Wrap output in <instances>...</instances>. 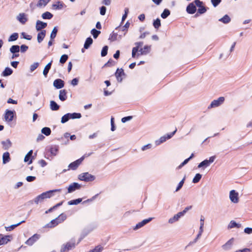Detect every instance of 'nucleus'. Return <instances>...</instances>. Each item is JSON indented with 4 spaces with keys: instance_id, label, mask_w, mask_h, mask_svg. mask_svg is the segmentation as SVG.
<instances>
[{
    "instance_id": "5fc2aeb1",
    "label": "nucleus",
    "mask_w": 252,
    "mask_h": 252,
    "mask_svg": "<svg viewBox=\"0 0 252 252\" xmlns=\"http://www.w3.org/2000/svg\"><path fill=\"white\" fill-rule=\"evenodd\" d=\"M103 250V247L100 246L95 247L94 249L90 250L89 252H101Z\"/></svg>"
},
{
    "instance_id": "aec40b11",
    "label": "nucleus",
    "mask_w": 252,
    "mask_h": 252,
    "mask_svg": "<svg viewBox=\"0 0 252 252\" xmlns=\"http://www.w3.org/2000/svg\"><path fill=\"white\" fill-rule=\"evenodd\" d=\"M17 18V20L22 24H25L28 21L27 15L25 13H20Z\"/></svg>"
},
{
    "instance_id": "e433bc0d",
    "label": "nucleus",
    "mask_w": 252,
    "mask_h": 252,
    "mask_svg": "<svg viewBox=\"0 0 252 252\" xmlns=\"http://www.w3.org/2000/svg\"><path fill=\"white\" fill-rule=\"evenodd\" d=\"M41 133L46 136H49L51 134V129L48 127H44L41 129Z\"/></svg>"
},
{
    "instance_id": "8fccbe9b",
    "label": "nucleus",
    "mask_w": 252,
    "mask_h": 252,
    "mask_svg": "<svg viewBox=\"0 0 252 252\" xmlns=\"http://www.w3.org/2000/svg\"><path fill=\"white\" fill-rule=\"evenodd\" d=\"M170 14V11L167 9H165L161 14V17L163 19L166 18Z\"/></svg>"
},
{
    "instance_id": "bf43d9fd",
    "label": "nucleus",
    "mask_w": 252,
    "mask_h": 252,
    "mask_svg": "<svg viewBox=\"0 0 252 252\" xmlns=\"http://www.w3.org/2000/svg\"><path fill=\"white\" fill-rule=\"evenodd\" d=\"M39 65V63H34L32 64L30 66V70L32 72L34 71L35 69H36Z\"/></svg>"
},
{
    "instance_id": "f03ea898",
    "label": "nucleus",
    "mask_w": 252,
    "mask_h": 252,
    "mask_svg": "<svg viewBox=\"0 0 252 252\" xmlns=\"http://www.w3.org/2000/svg\"><path fill=\"white\" fill-rule=\"evenodd\" d=\"M94 176L89 174L88 172H85L78 175V179L85 182H92L95 180Z\"/></svg>"
},
{
    "instance_id": "72a5a7b5",
    "label": "nucleus",
    "mask_w": 252,
    "mask_h": 252,
    "mask_svg": "<svg viewBox=\"0 0 252 252\" xmlns=\"http://www.w3.org/2000/svg\"><path fill=\"white\" fill-rule=\"evenodd\" d=\"M230 18L228 15H225L222 18L219 20V21L224 24H228L230 22Z\"/></svg>"
},
{
    "instance_id": "4be33fe9",
    "label": "nucleus",
    "mask_w": 252,
    "mask_h": 252,
    "mask_svg": "<svg viewBox=\"0 0 252 252\" xmlns=\"http://www.w3.org/2000/svg\"><path fill=\"white\" fill-rule=\"evenodd\" d=\"M151 51V46L150 45H145L144 48H141L139 50V52H140V55H147Z\"/></svg>"
},
{
    "instance_id": "ea45409f",
    "label": "nucleus",
    "mask_w": 252,
    "mask_h": 252,
    "mask_svg": "<svg viewBox=\"0 0 252 252\" xmlns=\"http://www.w3.org/2000/svg\"><path fill=\"white\" fill-rule=\"evenodd\" d=\"M43 200H44L43 197L42 195V194H40V195L37 196L34 199L33 201L35 203H36V204H38L39 203L42 202L43 201Z\"/></svg>"
},
{
    "instance_id": "09e8293b",
    "label": "nucleus",
    "mask_w": 252,
    "mask_h": 252,
    "mask_svg": "<svg viewBox=\"0 0 252 252\" xmlns=\"http://www.w3.org/2000/svg\"><path fill=\"white\" fill-rule=\"evenodd\" d=\"M201 177H202L201 174H200L199 173L196 174L192 180V183H197L199 182V181L200 180Z\"/></svg>"
},
{
    "instance_id": "20e7f679",
    "label": "nucleus",
    "mask_w": 252,
    "mask_h": 252,
    "mask_svg": "<svg viewBox=\"0 0 252 252\" xmlns=\"http://www.w3.org/2000/svg\"><path fill=\"white\" fill-rule=\"evenodd\" d=\"M75 246V241L71 240V241L66 243L65 244L63 245L62 246L60 252H67Z\"/></svg>"
},
{
    "instance_id": "473e14b6",
    "label": "nucleus",
    "mask_w": 252,
    "mask_h": 252,
    "mask_svg": "<svg viewBox=\"0 0 252 252\" xmlns=\"http://www.w3.org/2000/svg\"><path fill=\"white\" fill-rule=\"evenodd\" d=\"M59 223L58 220L57 218H56L54 220H52L50 223H48L47 224V227H54L55 226L57 225Z\"/></svg>"
},
{
    "instance_id": "a19ab883",
    "label": "nucleus",
    "mask_w": 252,
    "mask_h": 252,
    "mask_svg": "<svg viewBox=\"0 0 252 252\" xmlns=\"http://www.w3.org/2000/svg\"><path fill=\"white\" fill-rule=\"evenodd\" d=\"M53 15L49 12H46L42 14V18L44 19H51Z\"/></svg>"
},
{
    "instance_id": "6ab92c4d",
    "label": "nucleus",
    "mask_w": 252,
    "mask_h": 252,
    "mask_svg": "<svg viewBox=\"0 0 252 252\" xmlns=\"http://www.w3.org/2000/svg\"><path fill=\"white\" fill-rule=\"evenodd\" d=\"M181 217H183L182 215L180 213V212H179L177 214L175 215L173 217L170 218L168 220V223L172 224L178 221Z\"/></svg>"
},
{
    "instance_id": "f3484780",
    "label": "nucleus",
    "mask_w": 252,
    "mask_h": 252,
    "mask_svg": "<svg viewBox=\"0 0 252 252\" xmlns=\"http://www.w3.org/2000/svg\"><path fill=\"white\" fill-rule=\"evenodd\" d=\"M124 75L125 73L124 70L122 68L117 69L115 73V76L118 82H121L122 81L123 78H122V76Z\"/></svg>"
},
{
    "instance_id": "dca6fc26",
    "label": "nucleus",
    "mask_w": 252,
    "mask_h": 252,
    "mask_svg": "<svg viewBox=\"0 0 252 252\" xmlns=\"http://www.w3.org/2000/svg\"><path fill=\"white\" fill-rule=\"evenodd\" d=\"M187 12L189 14H194L196 11L195 5L193 2L190 3L187 7Z\"/></svg>"
},
{
    "instance_id": "bb28decb",
    "label": "nucleus",
    "mask_w": 252,
    "mask_h": 252,
    "mask_svg": "<svg viewBox=\"0 0 252 252\" xmlns=\"http://www.w3.org/2000/svg\"><path fill=\"white\" fill-rule=\"evenodd\" d=\"M13 73V70L10 68L6 67L1 73V76L6 77L11 75Z\"/></svg>"
},
{
    "instance_id": "f704fd0d",
    "label": "nucleus",
    "mask_w": 252,
    "mask_h": 252,
    "mask_svg": "<svg viewBox=\"0 0 252 252\" xmlns=\"http://www.w3.org/2000/svg\"><path fill=\"white\" fill-rule=\"evenodd\" d=\"M25 221V220H22L21 222H20L17 224H13V225H11L8 227H5V229L7 231H10L13 230L17 226L20 225L22 223L24 222Z\"/></svg>"
},
{
    "instance_id": "c9c22d12",
    "label": "nucleus",
    "mask_w": 252,
    "mask_h": 252,
    "mask_svg": "<svg viewBox=\"0 0 252 252\" xmlns=\"http://www.w3.org/2000/svg\"><path fill=\"white\" fill-rule=\"evenodd\" d=\"M68 114L70 119H80L81 117V114L79 113H68Z\"/></svg>"
},
{
    "instance_id": "423d86ee",
    "label": "nucleus",
    "mask_w": 252,
    "mask_h": 252,
    "mask_svg": "<svg viewBox=\"0 0 252 252\" xmlns=\"http://www.w3.org/2000/svg\"><path fill=\"white\" fill-rule=\"evenodd\" d=\"M215 158V156H212L209 158V160L205 159L203 160L198 164V168H201L202 167H206L209 166L211 163H213L214 161Z\"/></svg>"
},
{
    "instance_id": "b1692460",
    "label": "nucleus",
    "mask_w": 252,
    "mask_h": 252,
    "mask_svg": "<svg viewBox=\"0 0 252 252\" xmlns=\"http://www.w3.org/2000/svg\"><path fill=\"white\" fill-rule=\"evenodd\" d=\"M3 149L5 150L9 149L12 146V143L9 139H7L6 141H2L1 142Z\"/></svg>"
},
{
    "instance_id": "cd10ccee",
    "label": "nucleus",
    "mask_w": 252,
    "mask_h": 252,
    "mask_svg": "<svg viewBox=\"0 0 252 252\" xmlns=\"http://www.w3.org/2000/svg\"><path fill=\"white\" fill-rule=\"evenodd\" d=\"M32 153H33V151L32 150H30L28 153V154L26 155L25 158H24V161L25 162H28V161H29L28 164H30L32 163V159H30L32 157Z\"/></svg>"
},
{
    "instance_id": "de8ad7c7",
    "label": "nucleus",
    "mask_w": 252,
    "mask_h": 252,
    "mask_svg": "<svg viewBox=\"0 0 252 252\" xmlns=\"http://www.w3.org/2000/svg\"><path fill=\"white\" fill-rule=\"evenodd\" d=\"M153 26L155 29H158L161 26L160 20L159 18H157L153 22Z\"/></svg>"
},
{
    "instance_id": "7c9ffc66",
    "label": "nucleus",
    "mask_w": 252,
    "mask_h": 252,
    "mask_svg": "<svg viewBox=\"0 0 252 252\" xmlns=\"http://www.w3.org/2000/svg\"><path fill=\"white\" fill-rule=\"evenodd\" d=\"M59 105L53 100L50 101V108L53 111H57L59 109Z\"/></svg>"
},
{
    "instance_id": "39448f33",
    "label": "nucleus",
    "mask_w": 252,
    "mask_h": 252,
    "mask_svg": "<svg viewBox=\"0 0 252 252\" xmlns=\"http://www.w3.org/2000/svg\"><path fill=\"white\" fill-rule=\"evenodd\" d=\"M224 101V97H220L217 99L214 100L212 101L208 106L209 109H211L212 108H215L220 106L221 104L223 103Z\"/></svg>"
},
{
    "instance_id": "a878e982",
    "label": "nucleus",
    "mask_w": 252,
    "mask_h": 252,
    "mask_svg": "<svg viewBox=\"0 0 252 252\" xmlns=\"http://www.w3.org/2000/svg\"><path fill=\"white\" fill-rule=\"evenodd\" d=\"M10 160L9 153L7 152L3 153L2 156V163L3 164H6L9 162Z\"/></svg>"
},
{
    "instance_id": "6e6552de",
    "label": "nucleus",
    "mask_w": 252,
    "mask_h": 252,
    "mask_svg": "<svg viewBox=\"0 0 252 252\" xmlns=\"http://www.w3.org/2000/svg\"><path fill=\"white\" fill-rule=\"evenodd\" d=\"M195 5L199 7L198 9V13L200 14H203L207 11L206 8L203 5V2L200 0H195L194 1Z\"/></svg>"
},
{
    "instance_id": "f257e3e1",
    "label": "nucleus",
    "mask_w": 252,
    "mask_h": 252,
    "mask_svg": "<svg viewBox=\"0 0 252 252\" xmlns=\"http://www.w3.org/2000/svg\"><path fill=\"white\" fill-rule=\"evenodd\" d=\"M92 154V153L89 154H86L83 156H82L79 159L75 160V161L71 162L68 165L69 169H71L72 170H75L77 168L79 165L81 163L83 160L84 159L85 157H89Z\"/></svg>"
},
{
    "instance_id": "5701e85b",
    "label": "nucleus",
    "mask_w": 252,
    "mask_h": 252,
    "mask_svg": "<svg viewBox=\"0 0 252 252\" xmlns=\"http://www.w3.org/2000/svg\"><path fill=\"white\" fill-rule=\"evenodd\" d=\"M46 31L42 30L37 34V40L39 43H41L46 35Z\"/></svg>"
},
{
    "instance_id": "69168bd1",
    "label": "nucleus",
    "mask_w": 252,
    "mask_h": 252,
    "mask_svg": "<svg viewBox=\"0 0 252 252\" xmlns=\"http://www.w3.org/2000/svg\"><path fill=\"white\" fill-rule=\"evenodd\" d=\"M79 82L78 79L75 78L71 80V84L73 86H75L78 85Z\"/></svg>"
},
{
    "instance_id": "4468645a",
    "label": "nucleus",
    "mask_w": 252,
    "mask_h": 252,
    "mask_svg": "<svg viewBox=\"0 0 252 252\" xmlns=\"http://www.w3.org/2000/svg\"><path fill=\"white\" fill-rule=\"evenodd\" d=\"M11 238L10 235L3 236L2 234H0V246L7 244L10 241Z\"/></svg>"
},
{
    "instance_id": "79ce46f5",
    "label": "nucleus",
    "mask_w": 252,
    "mask_h": 252,
    "mask_svg": "<svg viewBox=\"0 0 252 252\" xmlns=\"http://www.w3.org/2000/svg\"><path fill=\"white\" fill-rule=\"evenodd\" d=\"M82 198H78L74 200H72L68 202V204L69 205H77L82 201Z\"/></svg>"
},
{
    "instance_id": "f8f14e48",
    "label": "nucleus",
    "mask_w": 252,
    "mask_h": 252,
    "mask_svg": "<svg viewBox=\"0 0 252 252\" xmlns=\"http://www.w3.org/2000/svg\"><path fill=\"white\" fill-rule=\"evenodd\" d=\"M39 235L35 234L30 238H29L25 242L26 244L29 246H32L38 239Z\"/></svg>"
},
{
    "instance_id": "58836bf2",
    "label": "nucleus",
    "mask_w": 252,
    "mask_h": 252,
    "mask_svg": "<svg viewBox=\"0 0 252 252\" xmlns=\"http://www.w3.org/2000/svg\"><path fill=\"white\" fill-rule=\"evenodd\" d=\"M20 51V47L18 45H13L10 48V51L13 54L18 53Z\"/></svg>"
},
{
    "instance_id": "1a4fd4ad",
    "label": "nucleus",
    "mask_w": 252,
    "mask_h": 252,
    "mask_svg": "<svg viewBox=\"0 0 252 252\" xmlns=\"http://www.w3.org/2000/svg\"><path fill=\"white\" fill-rule=\"evenodd\" d=\"M61 189H56L53 190H50L41 193L44 199L46 198H50L54 195V193L56 192H61Z\"/></svg>"
},
{
    "instance_id": "6e6d98bb",
    "label": "nucleus",
    "mask_w": 252,
    "mask_h": 252,
    "mask_svg": "<svg viewBox=\"0 0 252 252\" xmlns=\"http://www.w3.org/2000/svg\"><path fill=\"white\" fill-rule=\"evenodd\" d=\"M68 58V57L67 55L64 54V55H62L60 60V63H61L62 64L66 62V61L67 60Z\"/></svg>"
},
{
    "instance_id": "9d476101",
    "label": "nucleus",
    "mask_w": 252,
    "mask_h": 252,
    "mask_svg": "<svg viewBox=\"0 0 252 252\" xmlns=\"http://www.w3.org/2000/svg\"><path fill=\"white\" fill-rule=\"evenodd\" d=\"M229 198L231 201L234 203H237L238 202V193L235 190H232L229 193Z\"/></svg>"
},
{
    "instance_id": "9b49d317",
    "label": "nucleus",
    "mask_w": 252,
    "mask_h": 252,
    "mask_svg": "<svg viewBox=\"0 0 252 252\" xmlns=\"http://www.w3.org/2000/svg\"><path fill=\"white\" fill-rule=\"evenodd\" d=\"M234 239L233 238H231L225 244L222 246V249L225 251H228L231 250L234 244Z\"/></svg>"
},
{
    "instance_id": "603ef678",
    "label": "nucleus",
    "mask_w": 252,
    "mask_h": 252,
    "mask_svg": "<svg viewBox=\"0 0 252 252\" xmlns=\"http://www.w3.org/2000/svg\"><path fill=\"white\" fill-rule=\"evenodd\" d=\"M57 219H58L59 223H60L63 222L66 219V216L65 214L62 213L59 216Z\"/></svg>"
},
{
    "instance_id": "864d4df0",
    "label": "nucleus",
    "mask_w": 252,
    "mask_h": 252,
    "mask_svg": "<svg viewBox=\"0 0 252 252\" xmlns=\"http://www.w3.org/2000/svg\"><path fill=\"white\" fill-rule=\"evenodd\" d=\"M69 114L68 113L63 115L61 119V123L64 124L67 122L70 119L69 117Z\"/></svg>"
},
{
    "instance_id": "052dcab7",
    "label": "nucleus",
    "mask_w": 252,
    "mask_h": 252,
    "mask_svg": "<svg viewBox=\"0 0 252 252\" xmlns=\"http://www.w3.org/2000/svg\"><path fill=\"white\" fill-rule=\"evenodd\" d=\"M23 37L26 39L30 40L32 39V36L30 35L27 34L25 32H23L21 33Z\"/></svg>"
},
{
    "instance_id": "7ed1b4c3",
    "label": "nucleus",
    "mask_w": 252,
    "mask_h": 252,
    "mask_svg": "<svg viewBox=\"0 0 252 252\" xmlns=\"http://www.w3.org/2000/svg\"><path fill=\"white\" fill-rule=\"evenodd\" d=\"M177 131V129H176L173 132H171L170 133L167 134L163 136H161L159 139L155 141V144L157 146L159 145L161 143L164 142L167 140L170 139L176 133Z\"/></svg>"
},
{
    "instance_id": "c85d7f7f",
    "label": "nucleus",
    "mask_w": 252,
    "mask_h": 252,
    "mask_svg": "<svg viewBox=\"0 0 252 252\" xmlns=\"http://www.w3.org/2000/svg\"><path fill=\"white\" fill-rule=\"evenodd\" d=\"M93 42V39L91 37H88L86 39L85 42L84 43V48H85L86 49H88L90 47V46H91V45L92 44Z\"/></svg>"
},
{
    "instance_id": "e2e57ef3",
    "label": "nucleus",
    "mask_w": 252,
    "mask_h": 252,
    "mask_svg": "<svg viewBox=\"0 0 252 252\" xmlns=\"http://www.w3.org/2000/svg\"><path fill=\"white\" fill-rule=\"evenodd\" d=\"M153 219V218H149V219L143 220L142 221H141V222L142 223V225L144 226L145 224L150 222Z\"/></svg>"
},
{
    "instance_id": "393cba45",
    "label": "nucleus",
    "mask_w": 252,
    "mask_h": 252,
    "mask_svg": "<svg viewBox=\"0 0 252 252\" xmlns=\"http://www.w3.org/2000/svg\"><path fill=\"white\" fill-rule=\"evenodd\" d=\"M67 92L65 90H61L60 91L59 99L62 101H65L67 99Z\"/></svg>"
},
{
    "instance_id": "338daca9",
    "label": "nucleus",
    "mask_w": 252,
    "mask_h": 252,
    "mask_svg": "<svg viewBox=\"0 0 252 252\" xmlns=\"http://www.w3.org/2000/svg\"><path fill=\"white\" fill-rule=\"evenodd\" d=\"M221 2V0H211V2L214 7L218 6Z\"/></svg>"
},
{
    "instance_id": "49530a36",
    "label": "nucleus",
    "mask_w": 252,
    "mask_h": 252,
    "mask_svg": "<svg viewBox=\"0 0 252 252\" xmlns=\"http://www.w3.org/2000/svg\"><path fill=\"white\" fill-rule=\"evenodd\" d=\"M91 33L93 35L94 38H96L98 35L100 33V32L99 31H97L95 29H93L91 30Z\"/></svg>"
},
{
    "instance_id": "680f3d73",
    "label": "nucleus",
    "mask_w": 252,
    "mask_h": 252,
    "mask_svg": "<svg viewBox=\"0 0 252 252\" xmlns=\"http://www.w3.org/2000/svg\"><path fill=\"white\" fill-rule=\"evenodd\" d=\"M191 208H192V206H188V207H186L183 211L180 212L182 215V216H184V215L187 212V211H188L189 210L191 209Z\"/></svg>"
},
{
    "instance_id": "c03bdc74",
    "label": "nucleus",
    "mask_w": 252,
    "mask_h": 252,
    "mask_svg": "<svg viewBox=\"0 0 252 252\" xmlns=\"http://www.w3.org/2000/svg\"><path fill=\"white\" fill-rule=\"evenodd\" d=\"M118 36V34L117 33L113 32L109 36V40L111 41H116L117 39Z\"/></svg>"
},
{
    "instance_id": "2eb2a0df",
    "label": "nucleus",
    "mask_w": 252,
    "mask_h": 252,
    "mask_svg": "<svg viewBox=\"0 0 252 252\" xmlns=\"http://www.w3.org/2000/svg\"><path fill=\"white\" fill-rule=\"evenodd\" d=\"M64 84V81L61 79H56L53 83L54 86L58 89L63 88Z\"/></svg>"
},
{
    "instance_id": "412c9836",
    "label": "nucleus",
    "mask_w": 252,
    "mask_h": 252,
    "mask_svg": "<svg viewBox=\"0 0 252 252\" xmlns=\"http://www.w3.org/2000/svg\"><path fill=\"white\" fill-rule=\"evenodd\" d=\"M59 147L57 145H52L50 147L49 151L53 156H55L57 155L59 152Z\"/></svg>"
},
{
    "instance_id": "c756f323",
    "label": "nucleus",
    "mask_w": 252,
    "mask_h": 252,
    "mask_svg": "<svg viewBox=\"0 0 252 252\" xmlns=\"http://www.w3.org/2000/svg\"><path fill=\"white\" fill-rule=\"evenodd\" d=\"M52 63V61H51L50 63H49L44 67V69L43 71V74L45 77H47V74L49 72V71L51 68Z\"/></svg>"
},
{
    "instance_id": "a211bd4d",
    "label": "nucleus",
    "mask_w": 252,
    "mask_h": 252,
    "mask_svg": "<svg viewBox=\"0 0 252 252\" xmlns=\"http://www.w3.org/2000/svg\"><path fill=\"white\" fill-rule=\"evenodd\" d=\"M47 23L40 20H37L36 23V30L37 31H40L42 29L45 28L47 27Z\"/></svg>"
},
{
    "instance_id": "37998d69",
    "label": "nucleus",
    "mask_w": 252,
    "mask_h": 252,
    "mask_svg": "<svg viewBox=\"0 0 252 252\" xmlns=\"http://www.w3.org/2000/svg\"><path fill=\"white\" fill-rule=\"evenodd\" d=\"M57 32H58L57 27H55L53 28V29L52 31V32L51 33V35H50V39L51 40H54V39L56 37Z\"/></svg>"
},
{
    "instance_id": "13d9d810",
    "label": "nucleus",
    "mask_w": 252,
    "mask_h": 252,
    "mask_svg": "<svg viewBox=\"0 0 252 252\" xmlns=\"http://www.w3.org/2000/svg\"><path fill=\"white\" fill-rule=\"evenodd\" d=\"M185 180V177L179 183V184L176 189V191H179L182 188V187L184 185V183Z\"/></svg>"
},
{
    "instance_id": "0eeeda50",
    "label": "nucleus",
    "mask_w": 252,
    "mask_h": 252,
    "mask_svg": "<svg viewBox=\"0 0 252 252\" xmlns=\"http://www.w3.org/2000/svg\"><path fill=\"white\" fill-rule=\"evenodd\" d=\"M81 188V185L77 183L74 182L71 184L67 188V192L72 193L73 191L79 190Z\"/></svg>"
},
{
    "instance_id": "774afa93",
    "label": "nucleus",
    "mask_w": 252,
    "mask_h": 252,
    "mask_svg": "<svg viewBox=\"0 0 252 252\" xmlns=\"http://www.w3.org/2000/svg\"><path fill=\"white\" fill-rule=\"evenodd\" d=\"M106 8L105 6H101L100 8V14L101 15H104L106 13Z\"/></svg>"
},
{
    "instance_id": "ddd939ff",
    "label": "nucleus",
    "mask_w": 252,
    "mask_h": 252,
    "mask_svg": "<svg viewBox=\"0 0 252 252\" xmlns=\"http://www.w3.org/2000/svg\"><path fill=\"white\" fill-rule=\"evenodd\" d=\"M14 111L7 109L4 115V119L6 122H11L14 117Z\"/></svg>"
},
{
    "instance_id": "3c124183",
    "label": "nucleus",
    "mask_w": 252,
    "mask_h": 252,
    "mask_svg": "<svg viewBox=\"0 0 252 252\" xmlns=\"http://www.w3.org/2000/svg\"><path fill=\"white\" fill-rule=\"evenodd\" d=\"M47 2L46 0H39L36 6L38 7H41L42 6H45L47 4Z\"/></svg>"
},
{
    "instance_id": "0e129e2a",
    "label": "nucleus",
    "mask_w": 252,
    "mask_h": 252,
    "mask_svg": "<svg viewBox=\"0 0 252 252\" xmlns=\"http://www.w3.org/2000/svg\"><path fill=\"white\" fill-rule=\"evenodd\" d=\"M115 64V62L114 61H113L112 59H110L107 63H106L104 64V66H109L111 65H113Z\"/></svg>"
},
{
    "instance_id": "4d7b16f0",
    "label": "nucleus",
    "mask_w": 252,
    "mask_h": 252,
    "mask_svg": "<svg viewBox=\"0 0 252 252\" xmlns=\"http://www.w3.org/2000/svg\"><path fill=\"white\" fill-rule=\"evenodd\" d=\"M108 49V47L107 46H104L103 47L101 52V55L102 57H105V56H106L107 54Z\"/></svg>"
},
{
    "instance_id": "4c0bfd02",
    "label": "nucleus",
    "mask_w": 252,
    "mask_h": 252,
    "mask_svg": "<svg viewBox=\"0 0 252 252\" xmlns=\"http://www.w3.org/2000/svg\"><path fill=\"white\" fill-rule=\"evenodd\" d=\"M63 6V3L60 1H58L56 3L53 4V7L55 9H61Z\"/></svg>"
},
{
    "instance_id": "2f4dec72",
    "label": "nucleus",
    "mask_w": 252,
    "mask_h": 252,
    "mask_svg": "<svg viewBox=\"0 0 252 252\" xmlns=\"http://www.w3.org/2000/svg\"><path fill=\"white\" fill-rule=\"evenodd\" d=\"M241 226V224L237 223L234 220H231L228 225V228L231 229L234 227L240 228Z\"/></svg>"
},
{
    "instance_id": "a18cd8bd",
    "label": "nucleus",
    "mask_w": 252,
    "mask_h": 252,
    "mask_svg": "<svg viewBox=\"0 0 252 252\" xmlns=\"http://www.w3.org/2000/svg\"><path fill=\"white\" fill-rule=\"evenodd\" d=\"M18 38V34L17 33H13L8 38V41H13L17 40Z\"/></svg>"
}]
</instances>
